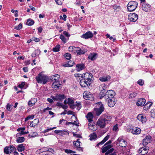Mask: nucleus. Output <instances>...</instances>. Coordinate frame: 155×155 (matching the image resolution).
<instances>
[{"mask_svg": "<svg viewBox=\"0 0 155 155\" xmlns=\"http://www.w3.org/2000/svg\"><path fill=\"white\" fill-rule=\"evenodd\" d=\"M35 79L38 83L44 84L48 82L49 78L46 76L40 73L36 77Z\"/></svg>", "mask_w": 155, "mask_h": 155, "instance_id": "1", "label": "nucleus"}, {"mask_svg": "<svg viewBox=\"0 0 155 155\" xmlns=\"http://www.w3.org/2000/svg\"><path fill=\"white\" fill-rule=\"evenodd\" d=\"M96 107L98 108H94L96 114L97 116H99L104 111V107L102 103L101 102H97L96 103Z\"/></svg>", "mask_w": 155, "mask_h": 155, "instance_id": "2", "label": "nucleus"}, {"mask_svg": "<svg viewBox=\"0 0 155 155\" xmlns=\"http://www.w3.org/2000/svg\"><path fill=\"white\" fill-rule=\"evenodd\" d=\"M83 79L87 81L88 84H91V83L93 80L92 74L90 73L86 72L83 74L82 76Z\"/></svg>", "mask_w": 155, "mask_h": 155, "instance_id": "3", "label": "nucleus"}, {"mask_svg": "<svg viewBox=\"0 0 155 155\" xmlns=\"http://www.w3.org/2000/svg\"><path fill=\"white\" fill-rule=\"evenodd\" d=\"M138 3L135 1L130 2L127 5V9L129 12L134 11L137 8Z\"/></svg>", "mask_w": 155, "mask_h": 155, "instance_id": "4", "label": "nucleus"}, {"mask_svg": "<svg viewBox=\"0 0 155 155\" xmlns=\"http://www.w3.org/2000/svg\"><path fill=\"white\" fill-rule=\"evenodd\" d=\"M115 93L113 90L107 91L105 94L104 98L106 100L114 98Z\"/></svg>", "mask_w": 155, "mask_h": 155, "instance_id": "5", "label": "nucleus"}, {"mask_svg": "<svg viewBox=\"0 0 155 155\" xmlns=\"http://www.w3.org/2000/svg\"><path fill=\"white\" fill-rule=\"evenodd\" d=\"M53 79L54 81L52 86L53 88L55 89H58L60 87H61V85L60 83V82L58 79H55V78L53 79V78H52V79Z\"/></svg>", "mask_w": 155, "mask_h": 155, "instance_id": "6", "label": "nucleus"}, {"mask_svg": "<svg viewBox=\"0 0 155 155\" xmlns=\"http://www.w3.org/2000/svg\"><path fill=\"white\" fill-rule=\"evenodd\" d=\"M15 148L13 145L5 147L4 149V151L6 154H9L12 153Z\"/></svg>", "mask_w": 155, "mask_h": 155, "instance_id": "7", "label": "nucleus"}, {"mask_svg": "<svg viewBox=\"0 0 155 155\" xmlns=\"http://www.w3.org/2000/svg\"><path fill=\"white\" fill-rule=\"evenodd\" d=\"M138 18L137 15L134 13H130L128 16V19L132 21L135 22Z\"/></svg>", "mask_w": 155, "mask_h": 155, "instance_id": "8", "label": "nucleus"}, {"mask_svg": "<svg viewBox=\"0 0 155 155\" xmlns=\"http://www.w3.org/2000/svg\"><path fill=\"white\" fill-rule=\"evenodd\" d=\"M97 123L101 128H104L106 125V124L107 123L101 117L98 120Z\"/></svg>", "mask_w": 155, "mask_h": 155, "instance_id": "9", "label": "nucleus"}, {"mask_svg": "<svg viewBox=\"0 0 155 155\" xmlns=\"http://www.w3.org/2000/svg\"><path fill=\"white\" fill-rule=\"evenodd\" d=\"M149 149V148L148 147L146 146L140 148L138 150V153H141V154L137 155H145L147 153Z\"/></svg>", "mask_w": 155, "mask_h": 155, "instance_id": "10", "label": "nucleus"}, {"mask_svg": "<svg viewBox=\"0 0 155 155\" xmlns=\"http://www.w3.org/2000/svg\"><path fill=\"white\" fill-rule=\"evenodd\" d=\"M51 97L54 101H59L61 102L63 101L65 96L63 94H56L55 96Z\"/></svg>", "mask_w": 155, "mask_h": 155, "instance_id": "11", "label": "nucleus"}, {"mask_svg": "<svg viewBox=\"0 0 155 155\" xmlns=\"http://www.w3.org/2000/svg\"><path fill=\"white\" fill-rule=\"evenodd\" d=\"M142 8L144 11L148 12L150 10L151 6L150 5L143 2L142 4Z\"/></svg>", "mask_w": 155, "mask_h": 155, "instance_id": "12", "label": "nucleus"}, {"mask_svg": "<svg viewBox=\"0 0 155 155\" xmlns=\"http://www.w3.org/2000/svg\"><path fill=\"white\" fill-rule=\"evenodd\" d=\"M93 36V34L92 32L90 31H88L83 34L81 36V37L83 38L87 39L88 38H91Z\"/></svg>", "mask_w": 155, "mask_h": 155, "instance_id": "13", "label": "nucleus"}, {"mask_svg": "<svg viewBox=\"0 0 155 155\" xmlns=\"http://www.w3.org/2000/svg\"><path fill=\"white\" fill-rule=\"evenodd\" d=\"M106 101L107 102L108 106L110 107H113L116 103V100L114 97Z\"/></svg>", "mask_w": 155, "mask_h": 155, "instance_id": "14", "label": "nucleus"}, {"mask_svg": "<svg viewBox=\"0 0 155 155\" xmlns=\"http://www.w3.org/2000/svg\"><path fill=\"white\" fill-rule=\"evenodd\" d=\"M83 97L87 100H93L94 99V97L93 95L91 94L87 93V92H84L83 94Z\"/></svg>", "mask_w": 155, "mask_h": 155, "instance_id": "15", "label": "nucleus"}, {"mask_svg": "<svg viewBox=\"0 0 155 155\" xmlns=\"http://www.w3.org/2000/svg\"><path fill=\"white\" fill-rule=\"evenodd\" d=\"M151 137L150 136H146L145 138L143 140V145L146 146L148 143L150 142Z\"/></svg>", "mask_w": 155, "mask_h": 155, "instance_id": "16", "label": "nucleus"}, {"mask_svg": "<svg viewBox=\"0 0 155 155\" xmlns=\"http://www.w3.org/2000/svg\"><path fill=\"white\" fill-rule=\"evenodd\" d=\"M117 141L119 142V145L122 147H125L127 145V142L121 138H119Z\"/></svg>", "mask_w": 155, "mask_h": 155, "instance_id": "17", "label": "nucleus"}, {"mask_svg": "<svg viewBox=\"0 0 155 155\" xmlns=\"http://www.w3.org/2000/svg\"><path fill=\"white\" fill-rule=\"evenodd\" d=\"M98 55L96 53H91L88 55V59L91 61H94L95 60L97 57Z\"/></svg>", "mask_w": 155, "mask_h": 155, "instance_id": "18", "label": "nucleus"}, {"mask_svg": "<svg viewBox=\"0 0 155 155\" xmlns=\"http://www.w3.org/2000/svg\"><path fill=\"white\" fill-rule=\"evenodd\" d=\"M146 102V100L143 98H140L136 103L137 106H143Z\"/></svg>", "mask_w": 155, "mask_h": 155, "instance_id": "19", "label": "nucleus"}, {"mask_svg": "<svg viewBox=\"0 0 155 155\" xmlns=\"http://www.w3.org/2000/svg\"><path fill=\"white\" fill-rule=\"evenodd\" d=\"M140 129L139 128L135 127L130 129V131L133 134H137L140 133Z\"/></svg>", "mask_w": 155, "mask_h": 155, "instance_id": "20", "label": "nucleus"}, {"mask_svg": "<svg viewBox=\"0 0 155 155\" xmlns=\"http://www.w3.org/2000/svg\"><path fill=\"white\" fill-rule=\"evenodd\" d=\"M68 105L70 106V107L72 109H74L75 108V107L74 104V101L72 99L70 98H68Z\"/></svg>", "mask_w": 155, "mask_h": 155, "instance_id": "21", "label": "nucleus"}, {"mask_svg": "<svg viewBox=\"0 0 155 155\" xmlns=\"http://www.w3.org/2000/svg\"><path fill=\"white\" fill-rule=\"evenodd\" d=\"M87 81L84 79L81 80L80 82V84L82 87H86L87 86H90L91 84H88L87 83Z\"/></svg>", "mask_w": 155, "mask_h": 155, "instance_id": "22", "label": "nucleus"}, {"mask_svg": "<svg viewBox=\"0 0 155 155\" xmlns=\"http://www.w3.org/2000/svg\"><path fill=\"white\" fill-rule=\"evenodd\" d=\"M110 78V77L109 75H107L106 76H103L100 77L99 80L101 82H105L108 81Z\"/></svg>", "mask_w": 155, "mask_h": 155, "instance_id": "23", "label": "nucleus"}, {"mask_svg": "<svg viewBox=\"0 0 155 155\" xmlns=\"http://www.w3.org/2000/svg\"><path fill=\"white\" fill-rule=\"evenodd\" d=\"M84 64H78L77 65L76 67V69L77 71H80L84 68Z\"/></svg>", "mask_w": 155, "mask_h": 155, "instance_id": "24", "label": "nucleus"}, {"mask_svg": "<svg viewBox=\"0 0 155 155\" xmlns=\"http://www.w3.org/2000/svg\"><path fill=\"white\" fill-rule=\"evenodd\" d=\"M112 146L111 145H108L104 146L101 148L102 152V153H104L106 151H107L110 149Z\"/></svg>", "mask_w": 155, "mask_h": 155, "instance_id": "25", "label": "nucleus"}, {"mask_svg": "<svg viewBox=\"0 0 155 155\" xmlns=\"http://www.w3.org/2000/svg\"><path fill=\"white\" fill-rule=\"evenodd\" d=\"M101 117L105 120L107 123L108 122V121H110L111 119V117L109 115L104 114L102 115Z\"/></svg>", "mask_w": 155, "mask_h": 155, "instance_id": "26", "label": "nucleus"}, {"mask_svg": "<svg viewBox=\"0 0 155 155\" xmlns=\"http://www.w3.org/2000/svg\"><path fill=\"white\" fill-rule=\"evenodd\" d=\"M25 130V128L23 127H20L18 128L17 129V131L18 132L20 131L19 133L17 134L16 136H21L22 135H24V131Z\"/></svg>", "mask_w": 155, "mask_h": 155, "instance_id": "27", "label": "nucleus"}, {"mask_svg": "<svg viewBox=\"0 0 155 155\" xmlns=\"http://www.w3.org/2000/svg\"><path fill=\"white\" fill-rule=\"evenodd\" d=\"M86 117L88 120V122L93 121L92 119L93 118V115L91 112L88 113Z\"/></svg>", "mask_w": 155, "mask_h": 155, "instance_id": "28", "label": "nucleus"}, {"mask_svg": "<svg viewBox=\"0 0 155 155\" xmlns=\"http://www.w3.org/2000/svg\"><path fill=\"white\" fill-rule=\"evenodd\" d=\"M37 101V99L34 98L29 100L28 103V105L30 107L34 105L35 102Z\"/></svg>", "mask_w": 155, "mask_h": 155, "instance_id": "29", "label": "nucleus"}, {"mask_svg": "<svg viewBox=\"0 0 155 155\" xmlns=\"http://www.w3.org/2000/svg\"><path fill=\"white\" fill-rule=\"evenodd\" d=\"M39 122V120L38 119H35L32 121L31 122L30 126L31 127L35 126Z\"/></svg>", "mask_w": 155, "mask_h": 155, "instance_id": "30", "label": "nucleus"}, {"mask_svg": "<svg viewBox=\"0 0 155 155\" xmlns=\"http://www.w3.org/2000/svg\"><path fill=\"white\" fill-rule=\"evenodd\" d=\"M17 148L18 151L22 152L25 150V146L23 144H21L18 145Z\"/></svg>", "mask_w": 155, "mask_h": 155, "instance_id": "31", "label": "nucleus"}, {"mask_svg": "<svg viewBox=\"0 0 155 155\" xmlns=\"http://www.w3.org/2000/svg\"><path fill=\"white\" fill-rule=\"evenodd\" d=\"M41 51L39 49L35 50L32 53L31 56L32 57H35L38 56L40 53Z\"/></svg>", "mask_w": 155, "mask_h": 155, "instance_id": "32", "label": "nucleus"}, {"mask_svg": "<svg viewBox=\"0 0 155 155\" xmlns=\"http://www.w3.org/2000/svg\"><path fill=\"white\" fill-rule=\"evenodd\" d=\"M76 51L78 54H82L85 53L84 51L78 47H77Z\"/></svg>", "mask_w": 155, "mask_h": 155, "instance_id": "33", "label": "nucleus"}, {"mask_svg": "<svg viewBox=\"0 0 155 155\" xmlns=\"http://www.w3.org/2000/svg\"><path fill=\"white\" fill-rule=\"evenodd\" d=\"M99 89L100 91H106L107 90V87L105 84H103L99 86Z\"/></svg>", "mask_w": 155, "mask_h": 155, "instance_id": "34", "label": "nucleus"}, {"mask_svg": "<svg viewBox=\"0 0 155 155\" xmlns=\"http://www.w3.org/2000/svg\"><path fill=\"white\" fill-rule=\"evenodd\" d=\"M34 23V21L31 18L28 19L26 23L27 25L29 26L32 25H33Z\"/></svg>", "mask_w": 155, "mask_h": 155, "instance_id": "35", "label": "nucleus"}, {"mask_svg": "<svg viewBox=\"0 0 155 155\" xmlns=\"http://www.w3.org/2000/svg\"><path fill=\"white\" fill-rule=\"evenodd\" d=\"M25 140V138L23 137H18L16 139V141L18 143H21Z\"/></svg>", "mask_w": 155, "mask_h": 155, "instance_id": "36", "label": "nucleus"}, {"mask_svg": "<svg viewBox=\"0 0 155 155\" xmlns=\"http://www.w3.org/2000/svg\"><path fill=\"white\" fill-rule=\"evenodd\" d=\"M152 105V103L150 102H147L144 105L143 108L145 110H147L150 108Z\"/></svg>", "mask_w": 155, "mask_h": 155, "instance_id": "37", "label": "nucleus"}, {"mask_svg": "<svg viewBox=\"0 0 155 155\" xmlns=\"http://www.w3.org/2000/svg\"><path fill=\"white\" fill-rule=\"evenodd\" d=\"M97 137V135L94 133L90 134V140H93L96 139Z\"/></svg>", "mask_w": 155, "mask_h": 155, "instance_id": "38", "label": "nucleus"}, {"mask_svg": "<svg viewBox=\"0 0 155 155\" xmlns=\"http://www.w3.org/2000/svg\"><path fill=\"white\" fill-rule=\"evenodd\" d=\"M57 105L58 106H60L64 109H66L68 108V106L66 105L63 104L61 103L58 102L57 104Z\"/></svg>", "mask_w": 155, "mask_h": 155, "instance_id": "39", "label": "nucleus"}, {"mask_svg": "<svg viewBox=\"0 0 155 155\" xmlns=\"http://www.w3.org/2000/svg\"><path fill=\"white\" fill-rule=\"evenodd\" d=\"M75 107H77V109L79 110H80L81 107V103L80 102H78L77 101L76 102L75 104H74Z\"/></svg>", "mask_w": 155, "mask_h": 155, "instance_id": "40", "label": "nucleus"}, {"mask_svg": "<svg viewBox=\"0 0 155 155\" xmlns=\"http://www.w3.org/2000/svg\"><path fill=\"white\" fill-rule=\"evenodd\" d=\"M137 94L135 92H132L130 94L129 97L130 98H133L136 97Z\"/></svg>", "mask_w": 155, "mask_h": 155, "instance_id": "41", "label": "nucleus"}, {"mask_svg": "<svg viewBox=\"0 0 155 155\" xmlns=\"http://www.w3.org/2000/svg\"><path fill=\"white\" fill-rule=\"evenodd\" d=\"M60 46L59 45H57L52 50V51L54 52H58L59 51V48Z\"/></svg>", "mask_w": 155, "mask_h": 155, "instance_id": "42", "label": "nucleus"}, {"mask_svg": "<svg viewBox=\"0 0 155 155\" xmlns=\"http://www.w3.org/2000/svg\"><path fill=\"white\" fill-rule=\"evenodd\" d=\"M65 58L67 60H70L71 58V55L69 53H66L64 55Z\"/></svg>", "mask_w": 155, "mask_h": 155, "instance_id": "43", "label": "nucleus"}, {"mask_svg": "<svg viewBox=\"0 0 155 155\" xmlns=\"http://www.w3.org/2000/svg\"><path fill=\"white\" fill-rule=\"evenodd\" d=\"M60 38L64 43L66 42V39L64 37L63 35H61L60 36Z\"/></svg>", "mask_w": 155, "mask_h": 155, "instance_id": "44", "label": "nucleus"}, {"mask_svg": "<svg viewBox=\"0 0 155 155\" xmlns=\"http://www.w3.org/2000/svg\"><path fill=\"white\" fill-rule=\"evenodd\" d=\"M94 126V123L93 122H92V121L89 122V123L88 124V126L89 127V128L90 129L93 130L94 131V130H93L92 128V127H93Z\"/></svg>", "mask_w": 155, "mask_h": 155, "instance_id": "45", "label": "nucleus"}, {"mask_svg": "<svg viewBox=\"0 0 155 155\" xmlns=\"http://www.w3.org/2000/svg\"><path fill=\"white\" fill-rule=\"evenodd\" d=\"M77 48L74 46H71L69 47V51L70 52H73L74 50H76Z\"/></svg>", "mask_w": 155, "mask_h": 155, "instance_id": "46", "label": "nucleus"}, {"mask_svg": "<svg viewBox=\"0 0 155 155\" xmlns=\"http://www.w3.org/2000/svg\"><path fill=\"white\" fill-rule=\"evenodd\" d=\"M34 117V115H31L28 116L25 119V121H27V120L30 119H33Z\"/></svg>", "mask_w": 155, "mask_h": 155, "instance_id": "47", "label": "nucleus"}, {"mask_svg": "<svg viewBox=\"0 0 155 155\" xmlns=\"http://www.w3.org/2000/svg\"><path fill=\"white\" fill-rule=\"evenodd\" d=\"M101 91L100 93V98L101 99L103 97H104L105 92L106 91Z\"/></svg>", "mask_w": 155, "mask_h": 155, "instance_id": "48", "label": "nucleus"}, {"mask_svg": "<svg viewBox=\"0 0 155 155\" xmlns=\"http://www.w3.org/2000/svg\"><path fill=\"white\" fill-rule=\"evenodd\" d=\"M151 117L153 118L155 117V109H152L151 111Z\"/></svg>", "mask_w": 155, "mask_h": 155, "instance_id": "49", "label": "nucleus"}, {"mask_svg": "<svg viewBox=\"0 0 155 155\" xmlns=\"http://www.w3.org/2000/svg\"><path fill=\"white\" fill-rule=\"evenodd\" d=\"M22 27V24L21 23H20L18 26H15L14 29L17 30H18L21 29Z\"/></svg>", "mask_w": 155, "mask_h": 155, "instance_id": "50", "label": "nucleus"}, {"mask_svg": "<svg viewBox=\"0 0 155 155\" xmlns=\"http://www.w3.org/2000/svg\"><path fill=\"white\" fill-rule=\"evenodd\" d=\"M32 40L35 42H37L39 41L40 40V39L39 38H37L35 37H33L32 38Z\"/></svg>", "mask_w": 155, "mask_h": 155, "instance_id": "51", "label": "nucleus"}, {"mask_svg": "<svg viewBox=\"0 0 155 155\" xmlns=\"http://www.w3.org/2000/svg\"><path fill=\"white\" fill-rule=\"evenodd\" d=\"M65 152L67 153H75L76 152L73 151L71 150L66 149L65 150Z\"/></svg>", "mask_w": 155, "mask_h": 155, "instance_id": "52", "label": "nucleus"}, {"mask_svg": "<svg viewBox=\"0 0 155 155\" xmlns=\"http://www.w3.org/2000/svg\"><path fill=\"white\" fill-rule=\"evenodd\" d=\"M25 84V82H22L21 84L18 85V87L21 88H22L24 87Z\"/></svg>", "mask_w": 155, "mask_h": 155, "instance_id": "53", "label": "nucleus"}, {"mask_svg": "<svg viewBox=\"0 0 155 155\" xmlns=\"http://www.w3.org/2000/svg\"><path fill=\"white\" fill-rule=\"evenodd\" d=\"M137 83L139 85L142 86L143 84V81L142 80H139L137 82Z\"/></svg>", "mask_w": 155, "mask_h": 155, "instance_id": "54", "label": "nucleus"}, {"mask_svg": "<svg viewBox=\"0 0 155 155\" xmlns=\"http://www.w3.org/2000/svg\"><path fill=\"white\" fill-rule=\"evenodd\" d=\"M63 34L67 37L68 38L70 36V35L68 33V32L66 31H64Z\"/></svg>", "mask_w": 155, "mask_h": 155, "instance_id": "55", "label": "nucleus"}, {"mask_svg": "<svg viewBox=\"0 0 155 155\" xmlns=\"http://www.w3.org/2000/svg\"><path fill=\"white\" fill-rule=\"evenodd\" d=\"M6 108L9 111H11L12 110L11 105H10L9 104H7L6 106Z\"/></svg>", "mask_w": 155, "mask_h": 155, "instance_id": "56", "label": "nucleus"}, {"mask_svg": "<svg viewBox=\"0 0 155 155\" xmlns=\"http://www.w3.org/2000/svg\"><path fill=\"white\" fill-rule=\"evenodd\" d=\"M80 139H78L76 140V142H77V145H76V147H79L80 146V143L81 142L79 141Z\"/></svg>", "mask_w": 155, "mask_h": 155, "instance_id": "57", "label": "nucleus"}, {"mask_svg": "<svg viewBox=\"0 0 155 155\" xmlns=\"http://www.w3.org/2000/svg\"><path fill=\"white\" fill-rule=\"evenodd\" d=\"M143 116L141 114H139L137 117V118L139 120H141Z\"/></svg>", "mask_w": 155, "mask_h": 155, "instance_id": "58", "label": "nucleus"}, {"mask_svg": "<svg viewBox=\"0 0 155 155\" xmlns=\"http://www.w3.org/2000/svg\"><path fill=\"white\" fill-rule=\"evenodd\" d=\"M143 116L141 114H139L137 117V118L139 120H141Z\"/></svg>", "mask_w": 155, "mask_h": 155, "instance_id": "59", "label": "nucleus"}, {"mask_svg": "<svg viewBox=\"0 0 155 155\" xmlns=\"http://www.w3.org/2000/svg\"><path fill=\"white\" fill-rule=\"evenodd\" d=\"M147 120L146 117H144L143 116V118H142V120H140L142 123L145 122Z\"/></svg>", "mask_w": 155, "mask_h": 155, "instance_id": "60", "label": "nucleus"}, {"mask_svg": "<svg viewBox=\"0 0 155 155\" xmlns=\"http://www.w3.org/2000/svg\"><path fill=\"white\" fill-rule=\"evenodd\" d=\"M118 125L117 124H116L115 126H114L113 129V130L114 131H116L118 128Z\"/></svg>", "mask_w": 155, "mask_h": 155, "instance_id": "61", "label": "nucleus"}, {"mask_svg": "<svg viewBox=\"0 0 155 155\" xmlns=\"http://www.w3.org/2000/svg\"><path fill=\"white\" fill-rule=\"evenodd\" d=\"M70 64L69 63H67L66 64H64L63 65V66L64 67H72V65H70Z\"/></svg>", "mask_w": 155, "mask_h": 155, "instance_id": "62", "label": "nucleus"}, {"mask_svg": "<svg viewBox=\"0 0 155 155\" xmlns=\"http://www.w3.org/2000/svg\"><path fill=\"white\" fill-rule=\"evenodd\" d=\"M66 124L67 125H69V124H72L73 125H77V124H74V122H67L66 123Z\"/></svg>", "mask_w": 155, "mask_h": 155, "instance_id": "63", "label": "nucleus"}, {"mask_svg": "<svg viewBox=\"0 0 155 155\" xmlns=\"http://www.w3.org/2000/svg\"><path fill=\"white\" fill-rule=\"evenodd\" d=\"M109 136L107 135V136L103 140L105 142L106 141H107L109 138Z\"/></svg>", "mask_w": 155, "mask_h": 155, "instance_id": "64", "label": "nucleus"}]
</instances>
